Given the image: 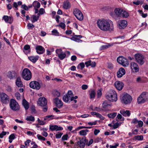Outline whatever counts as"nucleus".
Masks as SVG:
<instances>
[{"mask_svg": "<svg viewBox=\"0 0 148 148\" xmlns=\"http://www.w3.org/2000/svg\"><path fill=\"white\" fill-rule=\"evenodd\" d=\"M98 27L104 31H112L114 29L113 24L110 20H98L97 22Z\"/></svg>", "mask_w": 148, "mask_h": 148, "instance_id": "nucleus-1", "label": "nucleus"}, {"mask_svg": "<svg viewBox=\"0 0 148 148\" xmlns=\"http://www.w3.org/2000/svg\"><path fill=\"white\" fill-rule=\"evenodd\" d=\"M106 98L109 101L115 102L117 100V96L116 92L113 90H110L106 94Z\"/></svg>", "mask_w": 148, "mask_h": 148, "instance_id": "nucleus-2", "label": "nucleus"}, {"mask_svg": "<svg viewBox=\"0 0 148 148\" xmlns=\"http://www.w3.org/2000/svg\"><path fill=\"white\" fill-rule=\"evenodd\" d=\"M22 75L23 78L26 81L30 80L32 77L31 72L27 68L24 69L22 71Z\"/></svg>", "mask_w": 148, "mask_h": 148, "instance_id": "nucleus-3", "label": "nucleus"}, {"mask_svg": "<svg viewBox=\"0 0 148 148\" xmlns=\"http://www.w3.org/2000/svg\"><path fill=\"white\" fill-rule=\"evenodd\" d=\"M121 99L123 103L127 104L131 103L132 100V98L128 94L124 93L121 97Z\"/></svg>", "mask_w": 148, "mask_h": 148, "instance_id": "nucleus-4", "label": "nucleus"}, {"mask_svg": "<svg viewBox=\"0 0 148 148\" xmlns=\"http://www.w3.org/2000/svg\"><path fill=\"white\" fill-rule=\"evenodd\" d=\"M10 108L14 111L19 110L20 109V106L16 101L13 99H11L10 102Z\"/></svg>", "mask_w": 148, "mask_h": 148, "instance_id": "nucleus-5", "label": "nucleus"}, {"mask_svg": "<svg viewBox=\"0 0 148 148\" xmlns=\"http://www.w3.org/2000/svg\"><path fill=\"white\" fill-rule=\"evenodd\" d=\"M135 58L137 62L140 65H143L145 63V58L144 56L140 53H137L135 55Z\"/></svg>", "mask_w": 148, "mask_h": 148, "instance_id": "nucleus-6", "label": "nucleus"}, {"mask_svg": "<svg viewBox=\"0 0 148 148\" xmlns=\"http://www.w3.org/2000/svg\"><path fill=\"white\" fill-rule=\"evenodd\" d=\"M0 100L2 103L6 104L9 101V96L4 92H0Z\"/></svg>", "mask_w": 148, "mask_h": 148, "instance_id": "nucleus-7", "label": "nucleus"}, {"mask_svg": "<svg viewBox=\"0 0 148 148\" xmlns=\"http://www.w3.org/2000/svg\"><path fill=\"white\" fill-rule=\"evenodd\" d=\"M148 99L147 93L145 92H143L138 97L137 101L138 103L141 104L144 103Z\"/></svg>", "mask_w": 148, "mask_h": 148, "instance_id": "nucleus-8", "label": "nucleus"}, {"mask_svg": "<svg viewBox=\"0 0 148 148\" xmlns=\"http://www.w3.org/2000/svg\"><path fill=\"white\" fill-rule=\"evenodd\" d=\"M117 61L119 64L124 66H127L129 64L127 59L122 56L119 57L117 59Z\"/></svg>", "mask_w": 148, "mask_h": 148, "instance_id": "nucleus-9", "label": "nucleus"}, {"mask_svg": "<svg viewBox=\"0 0 148 148\" xmlns=\"http://www.w3.org/2000/svg\"><path fill=\"white\" fill-rule=\"evenodd\" d=\"M73 13L76 18L79 21H82L84 16L81 12L77 9H75L73 11Z\"/></svg>", "mask_w": 148, "mask_h": 148, "instance_id": "nucleus-10", "label": "nucleus"}, {"mask_svg": "<svg viewBox=\"0 0 148 148\" xmlns=\"http://www.w3.org/2000/svg\"><path fill=\"white\" fill-rule=\"evenodd\" d=\"M29 86L33 89L39 90L40 88V83L36 81H33L29 83Z\"/></svg>", "mask_w": 148, "mask_h": 148, "instance_id": "nucleus-11", "label": "nucleus"}, {"mask_svg": "<svg viewBox=\"0 0 148 148\" xmlns=\"http://www.w3.org/2000/svg\"><path fill=\"white\" fill-rule=\"evenodd\" d=\"M38 104L41 106H45L47 105V101L46 99L43 97H40L37 101Z\"/></svg>", "mask_w": 148, "mask_h": 148, "instance_id": "nucleus-12", "label": "nucleus"}, {"mask_svg": "<svg viewBox=\"0 0 148 148\" xmlns=\"http://www.w3.org/2000/svg\"><path fill=\"white\" fill-rule=\"evenodd\" d=\"M86 141L88 140L86 139L85 137H84L81 139H79V141L77 142V145H79L80 148H84L86 144Z\"/></svg>", "mask_w": 148, "mask_h": 148, "instance_id": "nucleus-13", "label": "nucleus"}, {"mask_svg": "<svg viewBox=\"0 0 148 148\" xmlns=\"http://www.w3.org/2000/svg\"><path fill=\"white\" fill-rule=\"evenodd\" d=\"M73 95L72 92L71 91L69 90L68 91L67 93L63 96V100L64 102H68L70 99H71Z\"/></svg>", "mask_w": 148, "mask_h": 148, "instance_id": "nucleus-14", "label": "nucleus"}, {"mask_svg": "<svg viewBox=\"0 0 148 148\" xmlns=\"http://www.w3.org/2000/svg\"><path fill=\"white\" fill-rule=\"evenodd\" d=\"M127 25V22L125 20H120L118 24V27L120 29H123L126 27Z\"/></svg>", "mask_w": 148, "mask_h": 148, "instance_id": "nucleus-15", "label": "nucleus"}, {"mask_svg": "<svg viewBox=\"0 0 148 148\" xmlns=\"http://www.w3.org/2000/svg\"><path fill=\"white\" fill-rule=\"evenodd\" d=\"M114 85L117 89L119 90H121L122 89L124 84L123 82L119 81H117L115 82Z\"/></svg>", "mask_w": 148, "mask_h": 148, "instance_id": "nucleus-16", "label": "nucleus"}, {"mask_svg": "<svg viewBox=\"0 0 148 148\" xmlns=\"http://www.w3.org/2000/svg\"><path fill=\"white\" fill-rule=\"evenodd\" d=\"M36 49L37 53L39 54H42L44 53L45 49L42 46L38 45L36 47Z\"/></svg>", "mask_w": 148, "mask_h": 148, "instance_id": "nucleus-17", "label": "nucleus"}, {"mask_svg": "<svg viewBox=\"0 0 148 148\" xmlns=\"http://www.w3.org/2000/svg\"><path fill=\"white\" fill-rule=\"evenodd\" d=\"M130 67L132 70H134L135 72L139 71V67L138 64L135 62H132L130 63Z\"/></svg>", "mask_w": 148, "mask_h": 148, "instance_id": "nucleus-18", "label": "nucleus"}, {"mask_svg": "<svg viewBox=\"0 0 148 148\" xmlns=\"http://www.w3.org/2000/svg\"><path fill=\"white\" fill-rule=\"evenodd\" d=\"M120 43L119 42H115V43H108L106 45H103L100 48V49L101 50H102L103 49H106L107 48H109V47H111V46L113 45L114 44H120Z\"/></svg>", "mask_w": 148, "mask_h": 148, "instance_id": "nucleus-19", "label": "nucleus"}, {"mask_svg": "<svg viewBox=\"0 0 148 148\" xmlns=\"http://www.w3.org/2000/svg\"><path fill=\"white\" fill-rule=\"evenodd\" d=\"M55 100L56 106L59 108H61L63 105V103L62 101L57 97L55 99Z\"/></svg>", "mask_w": 148, "mask_h": 148, "instance_id": "nucleus-20", "label": "nucleus"}, {"mask_svg": "<svg viewBox=\"0 0 148 148\" xmlns=\"http://www.w3.org/2000/svg\"><path fill=\"white\" fill-rule=\"evenodd\" d=\"M125 73V71L124 68H121L119 69L118 71L117 72V75L118 77H121L124 75Z\"/></svg>", "mask_w": 148, "mask_h": 148, "instance_id": "nucleus-21", "label": "nucleus"}, {"mask_svg": "<svg viewBox=\"0 0 148 148\" xmlns=\"http://www.w3.org/2000/svg\"><path fill=\"white\" fill-rule=\"evenodd\" d=\"M123 12V10L120 8H116L114 10L115 14L118 17L121 16Z\"/></svg>", "mask_w": 148, "mask_h": 148, "instance_id": "nucleus-22", "label": "nucleus"}, {"mask_svg": "<svg viewBox=\"0 0 148 148\" xmlns=\"http://www.w3.org/2000/svg\"><path fill=\"white\" fill-rule=\"evenodd\" d=\"M3 18L6 22L9 23H12L13 21V19L12 17L8 16H4Z\"/></svg>", "mask_w": 148, "mask_h": 148, "instance_id": "nucleus-23", "label": "nucleus"}, {"mask_svg": "<svg viewBox=\"0 0 148 148\" xmlns=\"http://www.w3.org/2000/svg\"><path fill=\"white\" fill-rule=\"evenodd\" d=\"M16 73L14 71H9L8 73V76L10 79H13L16 76Z\"/></svg>", "mask_w": 148, "mask_h": 148, "instance_id": "nucleus-24", "label": "nucleus"}, {"mask_svg": "<svg viewBox=\"0 0 148 148\" xmlns=\"http://www.w3.org/2000/svg\"><path fill=\"white\" fill-rule=\"evenodd\" d=\"M16 85L18 87H22L23 86V82L21 81L20 77H18L16 81Z\"/></svg>", "mask_w": 148, "mask_h": 148, "instance_id": "nucleus-25", "label": "nucleus"}, {"mask_svg": "<svg viewBox=\"0 0 148 148\" xmlns=\"http://www.w3.org/2000/svg\"><path fill=\"white\" fill-rule=\"evenodd\" d=\"M63 7L65 9H69L71 7V5L68 1H66L63 2Z\"/></svg>", "mask_w": 148, "mask_h": 148, "instance_id": "nucleus-26", "label": "nucleus"}, {"mask_svg": "<svg viewBox=\"0 0 148 148\" xmlns=\"http://www.w3.org/2000/svg\"><path fill=\"white\" fill-rule=\"evenodd\" d=\"M23 51L26 54L29 53L30 51V46L28 45H25L24 47Z\"/></svg>", "mask_w": 148, "mask_h": 148, "instance_id": "nucleus-27", "label": "nucleus"}, {"mask_svg": "<svg viewBox=\"0 0 148 148\" xmlns=\"http://www.w3.org/2000/svg\"><path fill=\"white\" fill-rule=\"evenodd\" d=\"M22 104L26 110L28 109L29 108V104L28 103L25 99H23L22 101Z\"/></svg>", "mask_w": 148, "mask_h": 148, "instance_id": "nucleus-28", "label": "nucleus"}, {"mask_svg": "<svg viewBox=\"0 0 148 148\" xmlns=\"http://www.w3.org/2000/svg\"><path fill=\"white\" fill-rule=\"evenodd\" d=\"M121 114L124 116H129L130 115V113L129 110H120V112Z\"/></svg>", "mask_w": 148, "mask_h": 148, "instance_id": "nucleus-29", "label": "nucleus"}, {"mask_svg": "<svg viewBox=\"0 0 148 148\" xmlns=\"http://www.w3.org/2000/svg\"><path fill=\"white\" fill-rule=\"evenodd\" d=\"M40 16V14H38L37 15V16L35 15H33L31 17V19L32 18V21L33 23H34L37 21L38 19Z\"/></svg>", "mask_w": 148, "mask_h": 148, "instance_id": "nucleus-30", "label": "nucleus"}, {"mask_svg": "<svg viewBox=\"0 0 148 148\" xmlns=\"http://www.w3.org/2000/svg\"><path fill=\"white\" fill-rule=\"evenodd\" d=\"M38 56H31L28 57L29 60L33 63H35L38 59Z\"/></svg>", "mask_w": 148, "mask_h": 148, "instance_id": "nucleus-31", "label": "nucleus"}, {"mask_svg": "<svg viewBox=\"0 0 148 148\" xmlns=\"http://www.w3.org/2000/svg\"><path fill=\"white\" fill-rule=\"evenodd\" d=\"M33 5L34 8L38 9L40 7V4L39 2L37 1H35L33 3Z\"/></svg>", "mask_w": 148, "mask_h": 148, "instance_id": "nucleus-32", "label": "nucleus"}, {"mask_svg": "<svg viewBox=\"0 0 148 148\" xmlns=\"http://www.w3.org/2000/svg\"><path fill=\"white\" fill-rule=\"evenodd\" d=\"M89 132L88 130H82L80 131L79 132V134L81 136H85L87 134V133Z\"/></svg>", "mask_w": 148, "mask_h": 148, "instance_id": "nucleus-33", "label": "nucleus"}, {"mask_svg": "<svg viewBox=\"0 0 148 148\" xmlns=\"http://www.w3.org/2000/svg\"><path fill=\"white\" fill-rule=\"evenodd\" d=\"M82 37V36L80 35H75L73 37L71 38V39L72 40L77 42L78 38H81Z\"/></svg>", "mask_w": 148, "mask_h": 148, "instance_id": "nucleus-34", "label": "nucleus"}, {"mask_svg": "<svg viewBox=\"0 0 148 148\" xmlns=\"http://www.w3.org/2000/svg\"><path fill=\"white\" fill-rule=\"evenodd\" d=\"M117 113L115 112L112 113L108 114L107 115L110 118L113 119L116 115Z\"/></svg>", "mask_w": 148, "mask_h": 148, "instance_id": "nucleus-35", "label": "nucleus"}, {"mask_svg": "<svg viewBox=\"0 0 148 148\" xmlns=\"http://www.w3.org/2000/svg\"><path fill=\"white\" fill-rule=\"evenodd\" d=\"M58 56V58L61 60H63L65 58L66 56V54L65 53H64L62 52Z\"/></svg>", "mask_w": 148, "mask_h": 148, "instance_id": "nucleus-36", "label": "nucleus"}, {"mask_svg": "<svg viewBox=\"0 0 148 148\" xmlns=\"http://www.w3.org/2000/svg\"><path fill=\"white\" fill-rule=\"evenodd\" d=\"M26 120L27 121H34L35 120V118L32 116H27L26 118Z\"/></svg>", "mask_w": 148, "mask_h": 148, "instance_id": "nucleus-37", "label": "nucleus"}, {"mask_svg": "<svg viewBox=\"0 0 148 148\" xmlns=\"http://www.w3.org/2000/svg\"><path fill=\"white\" fill-rule=\"evenodd\" d=\"M122 15L121 16L124 18H127L129 16V14L128 12L125 11H124L123 10V12H122Z\"/></svg>", "mask_w": 148, "mask_h": 148, "instance_id": "nucleus-38", "label": "nucleus"}, {"mask_svg": "<svg viewBox=\"0 0 148 148\" xmlns=\"http://www.w3.org/2000/svg\"><path fill=\"white\" fill-rule=\"evenodd\" d=\"M53 95L56 97H58L60 96V93L57 90H54L53 92Z\"/></svg>", "mask_w": 148, "mask_h": 148, "instance_id": "nucleus-39", "label": "nucleus"}, {"mask_svg": "<svg viewBox=\"0 0 148 148\" xmlns=\"http://www.w3.org/2000/svg\"><path fill=\"white\" fill-rule=\"evenodd\" d=\"M95 90H92L91 92L90 93V95L91 99L94 98H95Z\"/></svg>", "mask_w": 148, "mask_h": 148, "instance_id": "nucleus-40", "label": "nucleus"}, {"mask_svg": "<svg viewBox=\"0 0 148 148\" xmlns=\"http://www.w3.org/2000/svg\"><path fill=\"white\" fill-rule=\"evenodd\" d=\"M136 81L137 82L140 83H143L144 82L143 78L140 77H138L136 78Z\"/></svg>", "mask_w": 148, "mask_h": 148, "instance_id": "nucleus-41", "label": "nucleus"}, {"mask_svg": "<svg viewBox=\"0 0 148 148\" xmlns=\"http://www.w3.org/2000/svg\"><path fill=\"white\" fill-rule=\"evenodd\" d=\"M134 138L136 140H142L143 138V136L142 135L135 136Z\"/></svg>", "mask_w": 148, "mask_h": 148, "instance_id": "nucleus-42", "label": "nucleus"}, {"mask_svg": "<svg viewBox=\"0 0 148 148\" xmlns=\"http://www.w3.org/2000/svg\"><path fill=\"white\" fill-rule=\"evenodd\" d=\"M37 121L38 123L39 124V125H43L46 124L45 122H44L40 120L39 118H38Z\"/></svg>", "mask_w": 148, "mask_h": 148, "instance_id": "nucleus-43", "label": "nucleus"}, {"mask_svg": "<svg viewBox=\"0 0 148 148\" xmlns=\"http://www.w3.org/2000/svg\"><path fill=\"white\" fill-rule=\"evenodd\" d=\"M102 89H100L99 90H98L97 92V96L98 98L100 97L102 95Z\"/></svg>", "mask_w": 148, "mask_h": 148, "instance_id": "nucleus-44", "label": "nucleus"}, {"mask_svg": "<svg viewBox=\"0 0 148 148\" xmlns=\"http://www.w3.org/2000/svg\"><path fill=\"white\" fill-rule=\"evenodd\" d=\"M28 29H32L34 27V26L32 24L29 23L27 25Z\"/></svg>", "mask_w": 148, "mask_h": 148, "instance_id": "nucleus-45", "label": "nucleus"}, {"mask_svg": "<svg viewBox=\"0 0 148 148\" xmlns=\"http://www.w3.org/2000/svg\"><path fill=\"white\" fill-rule=\"evenodd\" d=\"M15 95L16 99L18 100H20L21 99V95L19 93L16 92Z\"/></svg>", "mask_w": 148, "mask_h": 148, "instance_id": "nucleus-46", "label": "nucleus"}, {"mask_svg": "<svg viewBox=\"0 0 148 148\" xmlns=\"http://www.w3.org/2000/svg\"><path fill=\"white\" fill-rule=\"evenodd\" d=\"M56 125H50L49 129L51 131L56 130Z\"/></svg>", "mask_w": 148, "mask_h": 148, "instance_id": "nucleus-47", "label": "nucleus"}, {"mask_svg": "<svg viewBox=\"0 0 148 148\" xmlns=\"http://www.w3.org/2000/svg\"><path fill=\"white\" fill-rule=\"evenodd\" d=\"M37 137L39 140H45V138L39 134H38L37 135Z\"/></svg>", "mask_w": 148, "mask_h": 148, "instance_id": "nucleus-48", "label": "nucleus"}, {"mask_svg": "<svg viewBox=\"0 0 148 148\" xmlns=\"http://www.w3.org/2000/svg\"><path fill=\"white\" fill-rule=\"evenodd\" d=\"M121 125V123H116L113 125V127L114 129H115L117 128Z\"/></svg>", "mask_w": 148, "mask_h": 148, "instance_id": "nucleus-49", "label": "nucleus"}, {"mask_svg": "<svg viewBox=\"0 0 148 148\" xmlns=\"http://www.w3.org/2000/svg\"><path fill=\"white\" fill-rule=\"evenodd\" d=\"M116 118H117L121 120V121H123L124 120V118H122V115L120 114H118L116 117Z\"/></svg>", "mask_w": 148, "mask_h": 148, "instance_id": "nucleus-50", "label": "nucleus"}, {"mask_svg": "<svg viewBox=\"0 0 148 148\" xmlns=\"http://www.w3.org/2000/svg\"><path fill=\"white\" fill-rule=\"evenodd\" d=\"M109 105L108 103V102L106 101H104L102 104L103 107V108H106L107 106Z\"/></svg>", "mask_w": 148, "mask_h": 148, "instance_id": "nucleus-51", "label": "nucleus"}, {"mask_svg": "<svg viewBox=\"0 0 148 148\" xmlns=\"http://www.w3.org/2000/svg\"><path fill=\"white\" fill-rule=\"evenodd\" d=\"M52 32L53 34L54 35L58 36L59 34V33L58 32L57 30L56 29H54L52 31Z\"/></svg>", "mask_w": 148, "mask_h": 148, "instance_id": "nucleus-52", "label": "nucleus"}, {"mask_svg": "<svg viewBox=\"0 0 148 148\" xmlns=\"http://www.w3.org/2000/svg\"><path fill=\"white\" fill-rule=\"evenodd\" d=\"M96 116L97 117L100 118L101 120H103L104 119V117L99 113H97Z\"/></svg>", "mask_w": 148, "mask_h": 148, "instance_id": "nucleus-53", "label": "nucleus"}, {"mask_svg": "<svg viewBox=\"0 0 148 148\" xmlns=\"http://www.w3.org/2000/svg\"><path fill=\"white\" fill-rule=\"evenodd\" d=\"M39 13L38 14H42L45 13V10L43 8H41L40 9L39 11Z\"/></svg>", "mask_w": 148, "mask_h": 148, "instance_id": "nucleus-54", "label": "nucleus"}, {"mask_svg": "<svg viewBox=\"0 0 148 148\" xmlns=\"http://www.w3.org/2000/svg\"><path fill=\"white\" fill-rule=\"evenodd\" d=\"M62 50L61 49H57L56 51V53L58 54V56L62 52Z\"/></svg>", "mask_w": 148, "mask_h": 148, "instance_id": "nucleus-55", "label": "nucleus"}, {"mask_svg": "<svg viewBox=\"0 0 148 148\" xmlns=\"http://www.w3.org/2000/svg\"><path fill=\"white\" fill-rule=\"evenodd\" d=\"M63 133H60L59 134H56V138H60L63 134Z\"/></svg>", "mask_w": 148, "mask_h": 148, "instance_id": "nucleus-56", "label": "nucleus"}, {"mask_svg": "<svg viewBox=\"0 0 148 148\" xmlns=\"http://www.w3.org/2000/svg\"><path fill=\"white\" fill-rule=\"evenodd\" d=\"M68 135L66 134L63 136L62 138V140H67L68 139Z\"/></svg>", "mask_w": 148, "mask_h": 148, "instance_id": "nucleus-57", "label": "nucleus"}, {"mask_svg": "<svg viewBox=\"0 0 148 148\" xmlns=\"http://www.w3.org/2000/svg\"><path fill=\"white\" fill-rule=\"evenodd\" d=\"M93 142V140L92 139H91L88 143V141H86V145H88V146H89L92 144Z\"/></svg>", "mask_w": 148, "mask_h": 148, "instance_id": "nucleus-58", "label": "nucleus"}, {"mask_svg": "<svg viewBox=\"0 0 148 148\" xmlns=\"http://www.w3.org/2000/svg\"><path fill=\"white\" fill-rule=\"evenodd\" d=\"M91 60H90L86 62H85V64L86 65V66L87 67H88L90 65V64L91 62Z\"/></svg>", "mask_w": 148, "mask_h": 148, "instance_id": "nucleus-59", "label": "nucleus"}, {"mask_svg": "<svg viewBox=\"0 0 148 148\" xmlns=\"http://www.w3.org/2000/svg\"><path fill=\"white\" fill-rule=\"evenodd\" d=\"M21 8L26 10H28L27 7L25 4L22 5Z\"/></svg>", "mask_w": 148, "mask_h": 148, "instance_id": "nucleus-60", "label": "nucleus"}, {"mask_svg": "<svg viewBox=\"0 0 148 148\" xmlns=\"http://www.w3.org/2000/svg\"><path fill=\"white\" fill-rule=\"evenodd\" d=\"M119 145V144L118 143H116L114 145H110V148H116Z\"/></svg>", "mask_w": 148, "mask_h": 148, "instance_id": "nucleus-61", "label": "nucleus"}, {"mask_svg": "<svg viewBox=\"0 0 148 148\" xmlns=\"http://www.w3.org/2000/svg\"><path fill=\"white\" fill-rule=\"evenodd\" d=\"M138 125L140 127H142L143 125V123L141 121H138Z\"/></svg>", "mask_w": 148, "mask_h": 148, "instance_id": "nucleus-62", "label": "nucleus"}, {"mask_svg": "<svg viewBox=\"0 0 148 148\" xmlns=\"http://www.w3.org/2000/svg\"><path fill=\"white\" fill-rule=\"evenodd\" d=\"M88 88L87 85L86 84L83 85L82 86V89L83 90H85L86 89Z\"/></svg>", "mask_w": 148, "mask_h": 148, "instance_id": "nucleus-63", "label": "nucleus"}, {"mask_svg": "<svg viewBox=\"0 0 148 148\" xmlns=\"http://www.w3.org/2000/svg\"><path fill=\"white\" fill-rule=\"evenodd\" d=\"M15 138V136L14 134H12L10 135L9 137V139L13 140Z\"/></svg>", "mask_w": 148, "mask_h": 148, "instance_id": "nucleus-64", "label": "nucleus"}]
</instances>
